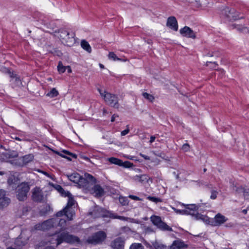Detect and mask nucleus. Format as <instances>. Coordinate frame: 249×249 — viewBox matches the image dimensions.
Wrapping results in <instances>:
<instances>
[{
  "mask_svg": "<svg viewBox=\"0 0 249 249\" xmlns=\"http://www.w3.org/2000/svg\"><path fill=\"white\" fill-rule=\"evenodd\" d=\"M49 242L52 244L60 245L63 242L70 244L79 243V238L76 236L70 234L68 232H56L50 236Z\"/></svg>",
  "mask_w": 249,
  "mask_h": 249,
  "instance_id": "nucleus-1",
  "label": "nucleus"
},
{
  "mask_svg": "<svg viewBox=\"0 0 249 249\" xmlns=\"http://www.w3.org/2000/svg\"><path fill=\"white\" fill-rule=\"evenodd\" d=\"M53 35L59 38L62 43L66 46L71 47L75 43V34L70 33L67 30L60 29L58 31H55Z\"/></svg>",
  "mask_w": 249,
  "mask_h": 249,
  "instance_id": "nucleus-2",
  "label": "nucleus"
},
{
  "mask_svg": "<svg viewBox=\"0 0 249 249\" xmlns=\"http://www.w3.org/2000/svg\"><path fill=\"white\" fill-rule=\"evenodd\" d=\"M182 205L184 206L185 209L184 210H177L175 209L176 213L182 214H190L195 216L196 219H204L205 216L203 215L200 214L198 213L199 206L196 204H187L185 205L182 204Z\"/></svg>",
  "mask_w": 249,
  "mask_h": 249,
  "instance_id": "nucleus-3",
  "label": "nucleus"
},
{
  "mask_svg": "<svg viewBox=\"0 0 249 249\" xmlns=\"http://www.w3.org/2000/svg\"><path fill=\"white\" fill-rule=\"evenodd\" d=\"M98 91L101 96L104 98L106 103L115 108H118L119 107V104L118 103V98L117 95L111 94L106 90H103L98 89Z\"/></svg>",
  "mask_w": 249,
  "mask_h": 249,
  "instance_id": "nucleus-4",
  "label": "nucleus"
},
{
  "mask_svg": "<svg viewBox=\"0 0 249 249\" xmlns=\"http://www.w3.org/2000/svg\"><path fill=\"white\" fill-rule=\"evenodd\" d=\"M96 179L92 175L85 173L84 177L81 176L79 181L77 183L80 187L89 188L90 186L95 183Z\"/></svg>",
  "mask_w": 249,
  "mask_h": 249,
  "instance_id": "nucleus-5",
  "label": "nucleus"
},
{
  "mask_svg": "<svg viewBox=\"0 0 249 249\" xmlns=\"http://www.w3.org/2000/svg\"><path fill=\"white\" fill-rule=\"evenodd\" d=\"M221 15L227 20L233 21L240 19L238 13L232 8L226 7L221 11Z\"/></svg>",
  "mask_w": 249,
  "mask_h": 249,
  "instance_id": "nucleus-6",
  "label": "nucleus"
},
{
  "mask_svg": "<svg viewBox=\"0 0 249 249\" xmlns=\"http://www.w3.org/2000/svg\"><path fill=\"white\" fill-rule=\"evenodd\" d=\"M58 221L53 220V218L45 221L41 223L36 224L34 226L36 230L46 231L51 228L56 227Z\"/></svg>",
  "mask_w": 249,
  "mask_h": 249,
  "instance_id": "nucleus-7",
  "label": "nucleus"
},
{
  "mask_svg": "<svg viewBox=\"0 0 249 249\" xmlns=\"http://www.w3.org/2000/svg\"><path fill=\"white\" fill-rule=\"evenodd\" d=\"M106 237V234L104 231H99L89 237L87 241L90 244H98L102 243L105 240Z\"/></svg>",
  "mask_w": 249,
  "mask_h": 249,
  "instance_id": "nucleus-8",
  "label": "nucleus"
},
{
  "mask_svg": "<svg viewBox=\"0 0 249 249\" xmlns=\"http://www.w3.org/2000/svg\"><path fill=\"white\" fill-rule=\"evenodd\" d=\"M30 190V187L27 183H22L17 188V198L20 201L24 200L27 197V194Z\"/></svg>",
  "mask_w": 249,
  "mask_h": 249,
  "instance_id": "nucleus-9",
  "label": "nucleus"
},
{
  "mask_svg": "<svg viewBox=\"0 0 249 249\" xmlns=\"http://www.w3.org/2000/svg\"><path fill=\"white\" fill-rule=\"evenodd\" d=\"M150 219L153 224L157 226L160 230L168 231H172V228L163 222L160 216L153 215L151 217Z\"/></svg>",
  "mask_w": 249,
  "mask_h": 249,
  "instance_id": "nucleus-10",
  "label": "nucleus"
},
{
  "mask_svg": "<svg viewBox=\"0 0 249 249\" xmlns=\"http://www.w3.org/2000/svg\"><path fill=\"white\" fill-rule=\"evenodd\" d=\"M58 187L59 188V192L62 193V194H64L65 196L68 197V201L67 206L65 207V210H67L68 211L71 210L74 211L72 208V206L74 205L75 203V201L73 198L71 197V195L69 192H65L64 190L59 185H58Z\"/></svg>",
  "mask_w": 249,
  "mask_h": 249,
  "instance_id": "nucleus-11",
  "label": "nucleus"
},
{
  "mask_svg": "<svg viewBox=\"0 0 249 249\" xmlns=\"http://www.w3.org/2000/svg\"><path fill=\"white\" fill-rule=\"evenodd\" d=\"M34 159V156L32 154H29L24 156L21 157L17 160L15 163L16 164L23 166L26 165L27 163L32 161Z\"/></svg>",
  "mask_w": 249,
  "mask_h": 249,
  "instance_id": "nucleus-12",
  "label": "nucleus"
},
{
  "mask_svg": "<svg viewBox=\"0 0 249 249\" xmlns=\"http://www.w3.org/2000/svg\"><path fill=\"white\" fill-rule=\"evenodd\" d=\"M32 198L34 201L40 202L43 198V195L42 190L37 187L35 188L32 192Z\"/></svg>",
  "mask_w": 249,
  "mask_h": 249,
  "instance_id": "nucleus-13",
  "label": "nucleus"
},
{
  "mask_svg": "<svg viewBox=\"0 0 249 249\" xmlns=\"http://www.w3.org/2000/svg\"><path fill=\"white\" fill-rule=\"evenodd\" d=\"M107 160L112 164L118 165L121 166H124L125 167H131L132 165V163L129 161H125L124 162L122 160L114 157L108 158Z\"/></svg>",
  "mask_w": 249,
  "mask_h": 249,
  "instance_id": "nucleus-14",
  "label": "nucleus"
},
{
  "mask_svg": "<svg viewBox=\"0 0 249 249\" xmlns=\"http://www.w3.org/2000/svg\"><path fill=\"white\" fill-rule=\"evenodd\" d=\"M179 32L183 36L192 38H196L195 33L189 27L185 26L181 29Z\"/></svg>",
  "mask_w": 249,
  "mask_h": 249,
  "instance_id": "nucleus-15",
  "label": "nucleus"
},
{
  "mask_svg": "<svg viewBox=\"0 0 249 249\" xmlns=\"http://www.w3.org/2000/svg\"><path fill=\"white\" fill-rule=\"evenodd\" d=\"M124 243V238L118 237L111 242V246L113 249H123Z\"/></svg>",
  "mask_w": 249,
  "mask_h": 249,
  "instance_id": "nucleus-16",
  "label": "nucleus"
},
{
  "mask_svg": "<svg viewBox=\"0 0 249 249\" xmlns=\"http://www.w3.org/2000/svg\"><path fill=\"white\" fill-rule=\"evenodd\" d=\"M166 25L176 31L178 29V22L175 17L172 16L168 18Z\"/></svg>",
  "mask_w": 249,
  "mask_h": 249,
  "instance_id": "nucleus-17",
  "label": "nucleus"
},
{
  "mask_svg": "<svg viewBox=\"0 0 249 249\" xmlns=\"http://www.w3.org/2000/svg\"><path fill=\"white\" fill-rule=\"evenodd\" d=\"M89 214L94 218L105 216L103 209L98 206L95 207L93 211L89 212Z\"/></svg>",
  "mask_w": 249,
  "mask_h": 249,
  "instance_id": "nucleus-18",
  "label": "nucleus"
},
{
  "mask_svg": "<svg viewBox=\"0 0 249 249\" xmlns=\"http://www.w3.org/2000/svg\"><path fill=\"white\" fill-rule=\"evenodd\" d=\"M74 214H75L74 211H71V210L68 211L67 210H65V208H64L62 211L58 212L56 213V216L57 217H59V216H61L63 215H65L67 217V218L69 220H71L72 219V217H73V215H74Z\"/></svg>",
  "mask_w": 249,
  "mask_h": 249,
  "instance_id": "nucleus-19",
  "label": "nucleus"
},
{
  "mask_svg": "<svg viewBox=\"0 0 249 249\" xmlns=\"http://www.w3.org/2000/svg\"><path fill=\"white\" fill-rule=\"evenodd\" d=\"M227 220L228 219L226 218L225 216L218 213L214 218V223L213 225L214 226H219L226 222Z\"/></svg>",
  "mask_w": 249,
  "mask_h": 249,
  "instance_id": "nucleus-20",
  "label": "nucleus"
},
{
  "mask_svg": "<svg viewBox=\"0 0 249 249\" xmlns=\"http://www.w3.org/2000/svg\"><path fill=\"white\" fill-rule=\"evenodd\" d=\"M185 247L183 242L180 240H175L170 247V249H181Z\"/></svg>",
  "mask_w": 249,
  "mask_h": 249,
  "instance_id": "nucleus-21",
  "label": "nucleus"
},
{
  "mask_svg": "<svg viewBox=\"0 0 249 249\" xmlns=\"http://www.w3.org/2000/svg\"><path fill=\"white\" fill-rule=\"evenodd\" d=\"M149 177L146 175H137L133 178V179L136 182H139L142 183L146 182L149 179Z\"/></svg>",
  "mask_w": 249,
  "mask_h": 249,
  "instance_id": "nucleus-22",
  "label": "nucleus"
},
{
  "mask_svg": "<svg viewBox=\"0 0 249 249\" xmlns=\"http://www.w3.org/2000/svg\"><path fill=\"white\" fill-rule=\"evenodd\" d=\"M68 179L74 183H77L80 179L81 176L77 173H73L70 175H66Z\"/></svg>",
  "mask_w": 249,
  "mask_h": 249,
  "instance_id": "nucleus-23",
  "label": "nucleus"
},
{
  "mask_svg": "<svg viewBox=\"0 0 249 249\" xmlns=\"http://www.w3.org/2000/svg\"><path fill=\"white\" fill-rule=\"evenodd\" d=\"M93 190L96 196L98 197L103 196L104 193L103 189L99 185H95Z\"/></svg>",
  "mask_w": 249,
  "mask_h": 249,
  "instance_id": "nucleus-24",
  "label": "nucleus"
},
{
  "mask_svg": "<svg viewBox=\"0 0 249 249\" xmlns=\"http://www.w3.org/2000/svg\"><path fill=\"white\" fill-rule=\"evenodd\" d=\"M81 47L89 53L91 52V48L88 41L85 40H82L81 42Z\"/></svg>",
  "mask_w": 249,
  "mask_h": 249,
  "instance_id": "nucleus-25",
  "label": "nucleus"
},
{
  "mask_svg": "<svg viewBox=\"0 0 249 249\" xmlns=\"http://www.w3.org/2000/svg\"><path fill=\"white\" fill-rule=\"evenodd\" d=\"M10 202V199L6 196L3 197L2 199H0V209L7 207Z\"/></svg>",
  "mask_w": 249,
  "mask_h": 249,
  "instance_id": "nucleus-26",
  "label": "nucleus"
},
{
  "mask_svg": "<svg viewBox=\"0 0 249 249\" xmlns=\"http://www.w3.org/2000/svg\"><path fill=\"white\" fill-rule=\"evenodd\" d=\"M152 245L155 249H166V246L155 241L152 243Z\"/></svg>",
  "mask_w": 249,
  "mask_h": 249,
  "instance_id": "nucleus-27",
  "label": "nucleus"
},
{
  "mask_svg": "<svg viewBox=\"0 0 249 249\" xmlns=\"http://www.w3.org/2000/svg\"><path fill=\"white\" fill-rule=\"evenodd\" d=\"M232 26L234 28H236L238 31H240L241 32L248 33L249 32V31L248 30V29H247V27H243L242 25H233Z\"/></svg>",
  "mask_w": 249,
  "mask_h": 249,
  "instance_id": "nucleus-28",
  "label": "nucleus"
},
{
  "mask_svg": "<svg viewBox=\"0 0 249 249\" xmlns=\"http://www.w3.org/2000/svg\"><path fill=\"white\" fill-rule=\"evenodd\" d=\"M58 94V91L55 89L53 88L47 94V96L51 98L56 97Z\"/></svg>",
  "mask_w": 249,
  "mask_h": 249,
  "instance_id": "nucleus-29",
  "label": "nucleus"
},
{
  "mask_svg": "<svg viewBox=\"0 0 249 249\" xmlns=\"http://www.w3.org/2000/svg\"><path fill=\"white\" fill-rule=\"evenodd\" d=\"M129 249H144V248L141 244L135 243L130 246Z\"/></svg>",
  "mask_w": 249,
  "mask_h": 249,
  "instance_id": "nucleus-30",
  "label": "nucleus"
},
{
  "mask_svg": "<svg viewBox=\"0 0 249 249\" xmlns=\"http://www.w3.org/2000/svg\"><path fill=\"white\" fill-rule=\"evenodd\" d=\"M53 220H55V221L57 220L58 221L56 226L64 227L66 224V220L63 219H59L58 218H53Z\"/></svg>",
  "mask_w": 249,
  "mask_h": 249,
  "instance_id": "nucleus-31",
  "label": "nucleus"
},
{
  "mask_svg": "<svg viewBox=\"0 0 249 249\" xmlns=\"http://www.w3.org/2000/svg\"><path fill=\"white\" fill-rule=\"evenodd\" d=\"M211 196H210V198L211 199H215L217 197V196L218 194V191H217V189H211Z\"/></svg>",
  "mask_w": 249,
  "mask_h": 249,
  "instance_id": "nucleus-32",
  "label": "nucleus"
},
{
  "mask_svg": "<svg viewBox=\"0 0 249 249\" xmlns=\"http://www.w3.org/2000/svg\"><path fill=\"white\" fill-rule=\"evenodd\" d=\"M57 69H58V71L60 73H63L66 70V67L64 66L62 64V63L61 61H60L58 63V65L57 66Z\"/></svg>",
  "mask_w": 249,
  "mask_h": 249,
  "instance_id": "nucleus-33",
  "label": "nucleus"
},
{
  "mask_svg": "<svg viewBox=\"0 0 249 249\" xmlns=\"http://www.w3.org/2000/svg\"><path fill=\"white\" fill-rule=\"evenodd\" d=\"M142 96H143V97L145 99H146L147 100H148V101H149L150 102H153V101L154 100V97L153 95L150 94H148L146 92H143L142 93Z\"/></svg>",
  "mask_w": 249,
  "mask_h": 249,
  "instance_id": "nucleus-34",
  "label": "nucleus"
},
{
  "mask_svg": "<svg viewBox=\"0 0 249 249\" xmlns=\"http://www.w3.org/2000/svg\"><path fill=\"white\" fill-rule=\"evenodd\" d=\"M108 58L113 60L114 61L121 60V59L118 58L113 52H110L109 53Z\"/></svg>",
  "mask_w": 249,
  "mask_h": 249,
  "instance_id": "nucleus-35",
  "label": "nucleus"
},
{
  "mask_svg": "<svg viewBox=\"0 0 249 249\" xmlns=\"http://www.w3.org/2000/svg\"><path fill=\"white\" fill-rule=\"evenodd\" d=\"M119 202L122 205H126L128 204V199L125 197H120Z\"/></svg>",
  "mask_w": 249,
  "mask_h": 249,
  "instance_id": "nucleus-36",
  "label": "nucleus"
},
{
  "mask_svg": "<svg viewBox=\"0 0 249 249\" xmlns=\"http://www.w3.org/2000/svg\"><path fill=\"white\" fill-rule=\"evenodd\" d=\"M147 199L149 200L155 202L156 203H157L158 202H161L162 201L161 199L160 198H157L154 196H148L147 197Z\"/></svg>",
  "mask_w": 249,
  "mask_h": 249,
  "instance_id": "nucleus-37",
  "label": "nucleus"
},
{
  "mask_svg": "<svg viewBox=\"0 0 249 249\" xmlns=\"http://www.w3.org/2000/svg\"><path fill=\"white\" fill-rule=\"evenodd\" d=\"M244 189H245L244 188L242 187L241 186H239V187L235 186L233 188V190L238 194L243 193Z\"/></svg>",
  "mask_w": 249,
  "mask_h": 249,
  "instance_id": "nucleus-38",
  "label": "nucleus"
},
{
  "mask_svg": "<svg viewBox=\"0 0 249 249\" xmlns=\"http://www.w3.org/2000/svg\"><path fill=\"white\" fill-rule=\"evenodd\" d=\"M18 154L17 152H13V153H6V157L8 158H16V157H18Z\"/></svg>",
  "mask_w": 249,
  "mask_h": 249,
  "instance_id": "nucleus-39",
  "label": "nucleus"
},
{
  "mask_svg": "<svg viewBox=\"0 0 249 249\" xmlns=\"http://www.w3.org/2000/svg\"><path fill=\"white\" fill-rule=\"evenodd\" d=\"M181 149L184 151H189L190 150V145L187 143H185L182 145Z\"/></svg>",
  "mask_w": 249,
  "mask_h": 249,
  "instance_id": "nucleus-40",
  "label": "nucleus"
},
{
  "mask_svg": "<svg viewBox=\"0 0 249 249\" xmlns=\"http://www.w3.org/2000/svg\"><path fill=\"white\" fill-rule=\"evenodd\" d=\"M111 217H113V218H117V219H120L121 220H126V218L125 217L122 216H115V215H114L113 214H112V216Z\"/></svg>",
  "mask_w": 249,
  "mask_h": 249,
  "instance_id": "nucleus-41",
  "label": "nucleus"
},
{
  "mask_svg": "<svg viewBox=\"0 0 249 249\" xmlns=\"http://www.w3.org/2000/svg\"><path fill=\"white\" fill-rule=\"evenodd\" d=\"M62 152L65 153V154H67L68 155H71L73 158H76V157H77V156L75 154L71 153H70V152H68V151H67L66 150H63V151H62Z\"/></svg>",
  "mask_w": 249,
  "mask_h": 249,
  "instance_id": "nucleus-42",
  "label": "nucleus"
},
{
  "mask_svg": "<svg viewBox=\"0 0 249 249\" xmlns=\"http://www.w3.org/2000/svg\"><path fill=\"white\" fill-rule=\"evenodd\" d=\"M127 128L123 130V131L121 132V135L122 136H124L125 135H126L127 134H128L129 132V129L128 128V125H127Z\"/></svg>",
  "mask_w": 249,
  "mask_h": 249,
  "instance_id": "nucleus-43",
  "label": "nucleus"
},
{
  "mask_svg": "<svg viewBox=\"0 0 249 249\" xmlns=\"http://www.w3.org/2000/svg\"><path fill=\"white\" fill-rule=\"evenodd\" d=\"M243 196L246 199L249 198V192H247L245 189L244 190V192H243Z\"/></svg>",
  "mask_w": 249,
  "mask_h": 249,
  "instance_id": "nucleus-44",
  "label": "nucleus"
},
{
  "mask_svg": "<svg viewBox=\"0 0 249 249\" xmlns=\"http://www.w3.org/2000/svg\"><path fill=\"white\" fill-rule=\"evenodd\" d=\"M5 196V192L4 190H0V199L3 198Z\"/></svg>",
  "mask_w": 249,
  "mask_h": 249,
  "instance_id": "nucleus-45",
  "label": "nucleus"
},
{
  "mask_svg": "<svg viewBox=\"0 0 249 249\" xmlns=\"http://www.w3.org/2000/svg\"><path fill=\"white\" fill-rule=\"evenodd\" d=\"M7 72L9 73L10 76L12 78H15L16 74H14L13 72H11L9 70H7Z\"/></svg>",
  "mask_w": 249,
  "mask_h": 249,
  "instance_id": "nucleus-46",
  "label": "nucleus"
},
{
  "mask_svg": "<svg viewBox=\"0 0 249 249\" xmlns=\"http://www.w3.org/2000/svg\"><path fill=\"white\" fill-rule=\"evenodd\" d=\"M130 198H131L132 199L135 200H140V199L139 197H138L137 196H133V195H130L129 196Z\"/></svg>",
  "mask_w": 249,
  "mask_h": 249,
  "instance_id": "nucleus-47",
  "label": "nucleus"
},
{
  "mask_svg": "<svg viewBox=\"0 0 249 249\" xmlns=\"http://www.w3.org/2000/svg\"><path fill=\"white\" fill-rule=\"evenodd\" d=\"M154 231L152 230V229L150 227H147L146 229H145V232L146 233H150V232H153Z\"/></svg>",
  "mask_w": 249,
  "mask_h": 249,
  "instance_id": "nucleus-48",
  "label": "nucleus"
},
{
  "mask_svg": "<svg viewBox=\"0 0 249 249\" xmlns=\"http://www.w3.org/2000/svg\"><path fill=\"white\" fill-rule=\"evenodd\" d=\"M206 187L209 189H210V190L211 191V189H216L215 187H213V186L212 184H207L206 185Z\"/></svg>",
  "mask_w": 249,
  "mask_h": 249,
  "instance_id": "nucleus-49",
  "label": "nucleus"
},
{
  "mask_svg": "<svg viewBox=\"0 0 249 249\" xmlns=\"http://www.w3.org/2000/svg\"><path fill=\"white\" fill-rule=\"evenodd\" d=\"M140 155L143 157L145 160H150V158L149 157L146 156V155H143V154H140Z\"/></svg>",
  "mask_w": 249,
  "mask_h": 249,
  "instance_id": "nucleus-50",
  "label": "nucleus"
},
{
  "mask_svg": "<svg viewBox=\"0 0 249 249\" xmlns=\"http://www.w3.org/2000/svg\"><path fill=\"white\" fill-rule=\"evenodd\" d=\"M37 172H41V173H43L44 175H46V176H47L48 177H50L49 174L48 173H47L46 172L42 171H41V170H40L39 169L37 170Z\"/></svg>",
  "mask_w": 249,
  "mask_h": 249,
  "instance_id": "nucleus-51",
  "label": "nucleus"
},
{
  "mask_svg": "<svg viewBox=\"0 0 249 249\" xmlns=\"http://www.w3.org/2000/svg\"><path fill=\"white\" fill-rule=\"evenodd\" d=\"M119 116L117 114H114L112 115V117H111V121L112 122L115 121V118L116 117H118Z\"/></svg>",
  "mask_w": 249,
  "mask_h": 249,
  "instance_id": "nucleus-52",
  "label": "nucleus"
},
{
  "mask_svg": "<svg viewBox=\"0 0 249 249\" xmlns=\"http://www.w3.org/2000/svg\"><path fill=\"white\" fill-rule=\"evenodd\" d=\"M45 211H44H44H43V210H41V212H42V213H46V212H47L48 211V210H50V206H48V205H46V206H45Z\"/></svg>",
  "mask_w": 249,
  "mask_h": 249,
  "instance_id": "nucleus-53",
  "label": "nucleus"
},
{
  "mask_svg": "<svg viewBox=\"0 0 249 249\" xmlns=\"http://www.w3.org/2000/svg\"><path fill=\"white\" fill-rule=\"evenodd\" d=\"M210 64L214 65V66L216 65V64L215 62L212 63V62H207V63H206L207 66H209Z\"/></svg>",
  "mask_w": 249,
  "mask_h": 249,
  "instance_id": "nucleus-54",
  "label": "nucleus"
},
{
  "mask_svg": "<svg viewBox=\"0 0 249 249\" xmlns=\"http://www.w3.org/2000/svg\"><path fill=\"white\" fill-rule=\"evenodd\" d=\"M155 140V137L154 136H151L150 137V143H152Z\"/></svg>",
  "mask_w": 249,
  "mask_h": 249,
  "instance_id": "nucleus-55",
  "label": "nucleus"
},
{
  "mask_svg": "<svg viewBox=\"0 0 249 249\" xmlns=\"http://www.w3.org/2000/svg\"><path fill=\"white\" fill-rule=\"evenodd\" d=\"M66 69H67L68 72L69 73H71V69L70 66H67L66 67Z\"/></svg>",
  "mask_w": 249,
  "mask_h": 249,
  "instance_id": "nucleus-56",
  "label": "nucleus"
},
{
  "mask_svg": "<svg viewBox=\"0 0 249 249\" xmlns=\"http://www.w3.org/2000/svg\"><path fill=\"white\" fill-rule=\"evenodd\" d=\"M15 81L17 82V83H20V80L19 77L16 76V77H15Z\"/></svg>",
  "mask_w": 249,
  "mask_h": 249,
  "instance_id": "nucleus-57",
  "label": "nucleus"
},
{
  "mask_svg": "<svg viewBox=\"0 0 249 249\" xmlns=\"http://www.w3.org/2000/svg\"><path fill=\"white\" fill-rule=\"evenodd\" d=\"M56 153H57L58 155H59L61 156V157H62L66 158H67V157H66L65 156L62 155L61 154H60V153H59V152H56ZM67 159H68V160H71V159H70V158H67Z\"/></svg>",
  "mask_w": 249,
  "mask_h": 249,
  "instance_id": "nucleus-58",
  "label": "nucleus"
},
{
  "mask_svg": "<svg viewBox=\"0 0 249 249\" xmlns=\"http://www.w3.org/2000/svg\"><path fill=\"white\" fill-rule=\"evenodd\" d=\"M242 213L244 214H246L247 213V209H244L242 211Z\"/></svg>",
  "mask_w": 249,
  "mask_h": 249,
  "instance_id": "nucleus-59",
  "label": "nucleus"
},
{
  "mask_svg": "<svg viewBox=\"0 0 249 249\" xmlns=\"http://www.w3.org/2000/svg\"><path fill=\"white\" fill-rule=\"evenodd\" d=\"M82 158H83L84 159L86 160H89V158L87 157H82Z\"/></svg>",
  "mask_w": 249,
  "mask_h": 249,
  "instance_id": "nucleus-60",
  "label": "nucleus"
},
{
  "mask_svg": "<svg viewBox=\"0 0 249 249\" xmlns=\"http://www.w3.org/2000/svg\"><path fill=\"white\" fill-rule=\"evenodd\" d=\"M44 249H54V248L52 247H47Z\"/></svg>",
  "mask_w": 249,
  "mask_h": 249,
  "instance_id": "nucleus-61",
  "label": "nucleus"
},
{
  "mask_svg": "<svg viewBox=\"0 0 249 249\" xmlns=\"http://www.w3.org/2000/svg\"><path fill=\"white\" fill-rule=\"evenodd\" d=\"M99 66H100V67L101 68H102V69L104 68V66L103 64H99Z\"/></svg>",
  "mask_w": 249,
  "mask_h": 249,
  "instance_id": "nucleus-62",
  "label": "nucleus"
},
{
  "mask_svg": "<svg viewBox=\"0 0 249 249\" xmlns=\"http://www.w3.org/2000/svg\"><path fill=\"white\" fill-rule=\"evenodd\" d=\"M4 174L3 172L0 171V175H3Z\"/></svg>",
  "mask_w": 249,
  "mask_h": 249,
  "instance_id": "nucleus-63",
  "label": "nucleus"
},
{
  "mask_svg": "<svg viewBox=\"0 0 249 249\" xmlns=\"http://www.w3.org/2000/svg\"><path fill=\"white\" fill-rule=\"evenodd\" d=\"M176 178H177V179H179V175H177L176 176Z\"/></svg>",
  "mask_w": 249,
  "mask_h": 249,
  "instance_id": "nucleus-64",
  "label": "nucleus"
}]
</instances>
